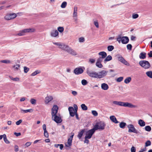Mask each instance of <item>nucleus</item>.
Instances as JSON below:
<instances>
[{
    "label": "nucleus",
    "instance_id": "f257e3e1",
    "mask_svg": "<svg viewBox=\"0 0 152 152\" xmlns=\"http://www.w3.org/2000/svg\"><path fill=\"white\" fill-rule=\"evenodd\" d=\"M113 104L121 106L128 107L130 108H135L136 106L128 102H121L114 101L113 102Z\"/></svg>",
    "mask_w": 152,
    "mask_h": 152
},
{
    "label": "nucleus",
    "instance_id": "f03ea898",
    "mask_svg": "<svg viewBox=\"0 0 152 152\" xmlns=\"http://www.w3.org/2000/svg\"><path fill=\"white\" fill-rule=\"evenodd\" d=\"M106 124L104 122L100 121L96 123L94 126L93 128L95 130H102L104 129Z\"/></svg>",
    "mask_w": 152,
    "mask_h": 152
},
{
    "label": "nucleus",
    "instance_id": "7ed1b4c3",
    "mask_svg": "<svg viewBox=\"0 0 152 152\" xmlns=\"http://www.w3.org/2000/svg\"><path fill=\"white\" fill-rule=\"evenodd\" d=\"M139 64L141 67L145 69H148L151 67L150 64L149 62L145 60L140 61Z\"/></svg>",
    "mask_w": 152,
    "mask_h": 152
},
{
    "label": "nucleus",
    "instance_id": "20e7f679",
    "mask_svg": "<svg viewBox=\"0 0 152 152\" xmlns=\"http://www.w3.org/2000/svg\"><path fill=\"white\" fill-rule=\"evenodd\" d=\"M127 127L129 129V132H133L137 134L139 133V132L136 129L133 125L131 124H129L127 126Z\"/></svg>",
    "mask_w": 152,
    "mask_h": 152
},
{
    "label": "nucleus",
    "instance_id": "39448f33",
    "mask_svg": "<svg viewBox=\"0 0 152 152\" xmlns=\"http://www.w3.org/2000/svg\"><path fill=\"white\" fill-rule=\"evenodd\" d=\"M86 73L90 77L97 78V73L90 70L89 68L87 69Z\"/></svg>",
    "mask_w": 152,
    "mask_h": 152
},
{
    "label": "nucleus",
    "instance_id": "423d86ee",
    "mask_svg": "<svg viewBox=\"0 0 152 152\" xmlns=\"http://www.w3.org/2000/svg\"><path fill=\"white\" fill-rule=\"evenodd\" d=\"M108 71L106 70H103L97 73V78H101L104 77L107 75Z\"/></svg>",
    "mask_w": 152,
    "mask_h": 152
},
{
    "label": "nucleus",
    "instance_id": "0eeeda50",
    "mask_svg": "<svg viewBox=\"0 0 152 152\" xmlns=\"http://www.w3.org/2000/svg\"><path fill=\"white\" fill-rule=\"evenodd\" d=\"M17 16L16 14L15 13H12L9 14L7 15L4 17L5 20H9L14 19Z\"/></svg>",
    "mask_w": 152,
    "mask_h": 152
},
{
    "label": "nucleus",
    "instance_id": "6e6552de",
    "mask_svg": "<svg viewBox=\"0 0 152 152\" xmlns=\"http://www.w3.org/2000/svg\"><path fill=\"white\" fill-rule=\"evenodd\" d=\"M58 107L56 105H54L53 106V108L52 109V112L51 115L52 116V118H53V116L58 115V114H57Z\"/></svg>",
    "mask_w": 152,
    "mask_h": 152
},
{
    "label": "nucleus",
    "instance_id": "1a4fd4ad",
    "mask_svg": "<svg viewBox=\"0 0 152 152\" xmlns=\"http://www.w3.org/2000/svg\"><path fill=\"white\" fill-rule=\"evenodd\" d=\"M95 131V130L93 128L88 130L86 132V135L85 137H86V138H88V139H90L91 137L93 134L94 133Z\"/></svg>",
    "mask_w": 152,
    "mask_h": 152
},
{
    "label": "nucleus",
    "instance_id": "9d476101",
    "mask_svg": "<svg viewBox=\"0 0 152 152\" xmlns=\"http://www.w3.org/2000/svg\"><path fill=\"white\" fill-rule=\"evenodd\" d=\"M77 10L78 7L77 6H75L74 7L73 12V17L74 18L75 21H76L77 20Z\"/></svg>",
    "mask_w": 152,
    "mask_h": 152
},
{
    "label": "nucleus",
    "instance_id": "9b49d317",
    "mask_svg": "<svg viewBox=\"0 0 152 152\" xmlns=\"http://www.w3.org/2000/svg\"><path fill=\"white\" fill-rule=\"evenodd\" d=\"M52 118L53 120H54L57 123H60L62 121L59 114L53 116V118Z\"/></svg>",
    "mask_w": 152,
    "mask_h": 152
},
{
    "label": "nucleus",
    "instance_id": "f8f14e48",
    "mask_svg": "<svg viewBox=\"0 0 152 152\" xmlns=\"http://www.w3.org/2000/svg\"><path fill=\"white\" fill-rule=\"evenodd\" d=\"M63 50L67 52L69 54L72 55H77L76 52L72 48H62Z\"/></svg>",
    "mask_w": 152,
    "mask_h": 152
},
{
    "label": "nucleus",
    "instance_id": "ddd939ff",
    "mask_svg": "<svg viewBox=\"0 0 152 152\" xmlns=\"http://www.w3.org/2000/svg\"><path fill=\"white\" fill-rule=\"evenodd\" d=\"M83 72V69L81 68L80 67L76 68L74 71V73L76 75H79L82 74Z\"/></svg>",
    "mask_w": 152,
    "mask_h": 152
},
{
    "label": "nucleus",
    "instance_id": "4468645a",
    "mask_svg": "<svg viewBox=\"0 0 152 152\" xmlns=\"http://www.w3.org/2000/svg\"><path fill=\"white\" fill-rule=\"evenodd\" d=\"M118 58L119 61L124 64L127 66L129 65V64L122 56H120Z\"/></svg>",
    "mask_w": 152,
    "mask_h": 152
},
{
    "label": "nucleus",
    "instance_id": "2eb2a0df",
    "mask_svg": "<svg viewBox=\"0 0 152 152\" xmlns=\"http://www.w3.org/2000/svg\"><path fill=\"white\" fill-rule=\"evenodd\" d=\"M68 110L70 115L72 117L74 116L75 112L73 108L72 107H69Z\"/></svg>",
    "mask_w": 152,
    "mask_h": 152
},
{
    "label": "nucleus",
    "instance_id": "dca6fc26",
    "mask_svg": "<svg viewBox=\"0 0 152 152\" xmlns=\"http://www.w3.org/2000/svg\"><path fill=\"white\" fill-rule=\"evenodd\" d=\"M23 30L25 34L26 33L33 32L35 31V29L34 28L25 29Z\"/></svg>",
    "mask_w": 152,
    "mask_h": 152
},
{
    "label": "nucleus",
    "instance_id": "f3484780",
    "mask_svg": "<svg viewBox=\"0 0 152 152\" xmlns=\"http://www.w3.org/2000/svg\"><path fill=\"white\" fill-rule=\"evenodd\" d=\"M58 34L57 30H53L50 32V35L52 37H56L58 35Z\"/></svg>",
    "mask_w": 152,
    "mask_h": 152
},
{
    "label": "nucleus",
    "instance_id": "a211bd4d",
    "mask_svg": "<svg viewBox=\"0 0 152 152\" xmlns=\"http://www.w3.org/2000/svg\"><path fill=\"white\" fill-rule=\"evenodd\" d=\"M129 41V39L127 37H124L121 38V42L123 44H127Z\"/></svg>",
    "mask_w": 152,
    "mask_h": 152
},
{
    "label": "nucleus",
    "instance_id": "6ab92c4d",
    "mask_svg": "<svg viewBox=\"0 0 152 152\" xmlns=\"http://www.w3.org/2000/svg\"><path fill=\"white\" fill-rule=\"evenodd\" d=\"M110 118L114 123L117 124L119 123V122L118 121L115 117L114 115L111 116L110 117Z\"/></svg>",
    "mask_w": 152,
    "mask_h": 152
},
{
    "label": "nucleus",
    "instance_id": "aec40b11",
    "mask_svg": "<svg viewBox=\"0 0 152 152\" xmlns=\"http://www.w3.org/2000/svg\"><path fill=\"white\" fill-rule=\"evenodd\" d=\"M101 88H102L104 90H107L109 88V86L108 85L105 83H103L101 84Z\"/></svg>",
    "mask_w": 152,
    "mask_h": 152
},
{
    "label": "nucleus",
    "instance_id": "412c9836",
    "mask_svg": "<svg viewBox=\"0 0 152 152\" xmlns=\"http://www.w3.org/2000/svg\"><path fill=\"white\" fill-rule=\"evenodd\" d=\"M53 44H55L58 46L60 47H65V48H67L68 46L67 45H66L65 44L60 43V42H56V43H54Z\"/></svg>",
    "mask_w": 152,
    "mask_h": 152
},
{
    "label": "nucleus",
    "instance_id": "4be33fe9",
    "mask_svg": "<svg viewBox=\"0 0 152 152\" xmlns=\"http://www.w3.org/2000/svg\"><path fill=\"white\" fill-rule=\"evenodd\" d=\"M99 55L101 56V58L104 59L107 56V54L104 51L101 52L99 53Z\"/></svg>",
    "mask_w": 152,
    "mask_h": 152
},
{
    "label": "nucleus",
    "instance_id": "5701e85b",
    "mask_svg": "<svg viewBox=\"0 0 152 152\" xmlns=\"http://www.w3.org/2000/svg\"><path fill=\"white\" fill-rule=\"evenodd\" d=\"M138 124L141 127L144 126H145V121L142 120L140 119L138 121Z\"/></svg>",
    "mask_w": 152,
    "mask_h": 152
},
{
    "label": "nucleus",
    "instance_id": "b1692460",
    "mask_svg": "<svg viewBox=\"0 0 152 152\" xmlns=\"http://www.w3.org/2000/svg\"><path fill=\"white\" fill-rule=\"evenodd\" d=\"M85 129H83L81 130V131L79 132L78 135H77V137L79 138V139H80L82 136L84 132Z\"/></svg>",
    "mask_w": 152,
    "mask_h": 152
},
{
    "label": "nucleus",
    "instance_id": "393cba45",
    "mask_svg": "<svg viewBox=\"0 0 152 152\" xmlns=\"http://www.w3.org/2000/svg\"><path fill=\"white\" fill-rule=\"evenodd\" d=\"M72 140V139L69 138L67 142L65 143V145L66 147H69L71 145Z\"/></svg>",
    "mask_w": 152,
    "mask_h": 152
},
{
    "label": "nucleus",
    "instance_id": "a878e982",
    "mask_svg": "<svg viewBox=\"0 0 152 152\" xmlns=\"http://www.w3.org/2000/svg\"><path fill=\"white\" fill-rule=\"evenodd\" d=\"M53 99V97L52 96H47L45 98V102L48 103L51 101Z\"/></svg>",
    "mask_w": 152,
    "mask_h": 152
},
{
    "label": "nucleus",
    "instance_id": "bb28decb",
    "mask_svg": "<svg viewBox=\"0 0 152 152\" xmlns=\"http://www.w3.org/2000/svg\"><path fill=\"white\" fill-rule=\"evenodd\" d=\"M146 53H141L139 56V57L141 59H144L146 58Z\"/></svg>",
    "mask_w": 152,
    "mask_h": 152
},
{
    "label": "nucleus",
    "instance_id": "cd10ccee",
    "mask_svg": "<svg viewBox=\"0 0 152 152\" xmlns=\"http://www.w3.org/2000/svg\"><path fill=\"white\" fill-rule=\"evenodd\" d=\"M112 59V57L110 55H109L107 56L104 61V63H106L107 61L111 60Z\"/></svg>",
    "mask_w": 152,
    "mask_h": 152
},
{
    "label": "nucleus",
    "instance_id": "c85d7f7f",
    "mask_svg": "<svg viewBox=\"0 0 152 152\" xmlns=\"http://www.w3.org/2000/svg\"><path fill=\"white\" fill-rule=\"evenodd\" d=\"M33 111V110L31 109L26 110H23L21 109V112L22 113H27L28 112L31 113Z\"/></svg>",
    "mask_w": 152,
    "mask_h": 152
},
{
    "label": "nucleus",
    "instance_id": "c756f323",
    "mask_svg": "<svg viewBox=\"0 0 152 152\" xmlns=\"http://www.w3.org/2000/svg\"><path fill=\"white\" fill-rule=\"evenodd\" d=\"M126 125V123L124 122H121L119 124L120 127L122 129L124 128L125 126Z\"/></svg>",
    "mask_w": 152,
    "mask_h": 152
},
{
    "label": "nucleus",
    "instance_id": "7c9ffc66",
    "mask_svg": "<svg viewBox=\"0 0 152 152\" xmlns=\"http://www.w3.org/2000/svg\"><path fill=\"white\" fill-rule=\"evenodd\" d=\"M131 80V78L130 77L126 78L124 80V83L126 84L129 83Z\"/></svg>",
    "mask_w": 152,
    "mask_h": 152
},
{
    "label": "nucleus",
    "instance_id": "2f4dec72",
    "mask_svg": "<svg viewBox=\"0 0 152 152\" xmlns=\"http://www.w3.org/2000/svg\"><path fill=\"white\" fill-rule=\"evenodd\" d=\"M82 109L83 110H86L88 109L87 106L85 104H82L81 105Z\"/></svg>",
    "mask_w": 152,
    "mask_h": 152
},
{
    "label": "nucleus",
    "instance_id": "473e14b6",
    "mask_svg": "<svg viewBox=\"0 0 152 152\" xmlns=\"http://www.w3.org/2000/svg\"><path fill=\"white\" fill-rule=\"evenodd\" d=\"M41 72L40 71L37 70L35 71V72L32 73L31 74V76H34L37 75V74H39Z\"/></svg>",
    "mask_w": 152,
    "mask_h": 152
},
{
    "label": "nucleus",
    "instance_id": "72a5a7b5",
    "mask_svg": "<svg viewBox=\"0 0 152 152\" xmlns=\"http://www.w3.org/2000/svg\"><path fill=\"white\" fill-rule=\"evenodd\" d=\"M147 76L151 78H152V72L151 71H148L146 73Z\"/></svg>",
    "mask_w": 152,
    "mask_h": 152
},
{
    "label": "nucleus",
    "instance_id": "f704fd0d",
    "mask_svg": "<svg viewBox=\"0 0 152 152\" xmlns=\"http://www.w3.org/2000/svg\"><path fill=\"white\" fill-rule=\"evenodd\" d=\"M3 138L4 140V141L7 144H9L10 143V142L8 140L6 137V134H4L3 135Z\"/></svg>",
    "mask_w": 152,
    "mask_h": 152
},
{
    "label": "nucleus",
    "instance_id": "c9c22d12",
    "mask_svg": "<svg viewBox=\"0 0 152 152\" xmlns=\"http://www.w3.org/2000/svg\"><path fill=\"white\" fill-rule=\"evenodd\" d=\"M96 66L99 68H102L103 67V65L100 62H97L96 64Z\"/></svg>",
    "mask_w": 152,
    "mask_h": 152
},
{
    "label": "nucleus",
    "instance_id": "e433bc0d",
    "mask_svg": "<svg viewBox=\"0 0 152 152\" xmlns=\"http://www.w3.org/2000/svg\"><path fill=\"white\" fill-rule=\"evenodd\" d=\"M17 35L19 36H22L25 35V33L23 30L20 31L17 34Z\"/></svg>",
    "mask_w": 152,
    "mask_h": 152
},
{
    "label": "nucleus",
    "instance_id": "4c0bfd02",
    "mask_svg": "<svg viewBox=\"0 0 152 152\" xmlns=\"http://www.w3.org/2000/svg\"><path fill=\"white\" fill-rule=\"evenodd\" d=\"M30 102L33 105H35L36 103V100L34 99H30Z\"/></svg>",
    "mask_w": 152,
    "mask_h": 152
},
{
    "label": "nucleus",
    "instance_id": "58836bf2",
    "mask_svg": "<svg viewBox=\"0 0 152 152\" xmlns=\"http://www.w3.org/2000/svg\"><path fill=\"white\" fill-rule=\"evenodd\" d=\"M67 5V2L66 1L63 2L61 4V7L62 8H65L66 7Z\"/></svg>",
    "mask_w": 152,
    "mask_h": 152
},
{
    "label": "nucleus",
    "instance_id": "ea45409f",
    "mask_svg": "<svg viewBox=\"0 0 152 152\" xmlns=\"http://www.w3.org/2000/svg\"><path fill=\"white\" fill-rule=\"evenodd\" d=\"M9 77L12 80L15 81H18L19 80V78L17 77L14 78L10 76H9Z\"/></svg>",
    "mask_w": 152,
    "mask_h": 152
},
{
    "label": "nucleus",
    "instance_id": "a19ab883",
    "mask_svg": "<svg viewBox=\"0 0 152 152\" xmlns=\"http://www.w3.org/2000/svg\"><path fill=\"white\" fill-rule=\"evenodd\" d=\"M20 67V66L18 64H17L15 65H14L13 66V68H14L15 70H18L19 69Z\"/></svg>",
    "mask_w": 152,
    "mask_h": 152
},
{
    "label": "nucleus",
    "instance_id": "79ce46f5",
    "mask_svg": "<svg viewBox=\"0 0 152 152\" xmlns=\"http://www.w3.org/2000/svg\"><path fill=\"white\" fill-rule=\"evenodd\" d=\"M145 129L146 131L150 132L151 130V128L149 126H147L145 127Z\"/></svg>",
    "mask_w": 152,
    "mask_h": 152
},
{
    "label": "nucleus",
    "instance_id": "37998d69",
    "mask_svg": "<svg viewBox=\"0 0 152 152\" xmlns=\"http://www.w3.org/2000/svg\"><path fill=\"white\" fill-rule=\"evenodd\" d=\"M58 31L61 33L62 32L64 31V28L62 27H59L57 29Z\"/></svg>",
    "mask_w": 152,
    "mask_h": 152
},
{
    "label": "nucleus",
    "instance_id": "c03bdc74",
    "mask_svg": "<svg viewBox=\"0 0 152 152\" xmlns=\"http://www.w3.org/2000/svg\"><path fill=\"white\" fill-rule=\"evenodd\" d=\"M151 142L150 140L147 141L145 143V146L148 147L151 145Z\"/></svg>",
    "mask_w": 152,
    "mask_h": 152
},
{
    "label": "nucleus",
    "instance_id": "a18cd8bd",
    "mask_svg": "<svg viewBox=\"0 0 152 152\" xmlns=\"http://www.w3.org/2000/svg\"><path fill=\"white\" fill-rule=\"evenodd\" d=\"M81 83L83 85L85 86L88 83V82L85 79H83L81 81Z\"/></svg>",
    "mask_w": 152,
    "mask_h": 152
},
{
    "label": "nucleus",
    "instance_id": "49530a36",
    "mask_svg": "<svg viewBox=\"0 0 152 152\" xmlns=\"http://www.w3.org/2000/svg\"><path fill=\"white\" fill-rule=\"evenodd\" d=\"M0 62L5 64H8L10 63V61L9 60H1Z\"/></svg>",
    "mask_w": 152,
    "mask_h": 152
},
{
    "label": "nucleus",
    "instance_id": "de8ad7c7",
    "mask_svg": "<svg viewBox=\"0 0 152 152\" xmlns=\"http://www.w3.org/2000/svg\"><path fill=\"white\" fill-rule=\"evenodd\" d=\"M92 114L94 116H96L98 115V113L95 110H92L91 111Z\"/></svg>",
    "mask_w": 152,
    "mask_h": 152
},
{
    "label": "nucleus",
    "instance_id": "09e8293b",
    "mask_svg": "<svg viewBox=\"0 0 152 152\" xmlns=\"http://www.w3.org/2000/svg\"><path fill=\"white\" fill-rule=\"evenodd\" d=\"M24 71L25 73H27L29 70V68L26 66L23 67Z\"/></svg>",
    "mask_w": 152,
    "mask_h": 152
},
{
    "label": "nucleus",
    "instance_id": "8fccbe9b",
    "mask_svg": "<svg viewBox=\"0 0 152 152\" xmlns=\"http://www.w3.org/2000/svg\"><path fill=\"white\" fill-rule=\"evenodd\" d=\"M139 17V15L137 14H133L132 15V18L133 19H136Z\"/></svg>",
    "mask_w": 152,
    "mask_h": 152
},
{
    "label": "nucleus",
    "instance_id": "3c124183",
    "mask_svg": "<svg viewBox=\"0 0 152 152\" xmlns=\"http://www.w3.org/2000/svg\"><path fill=\"white\" fill-rule=\"evenodd\" d=\"M123 77H121L118 78L117 79V81L118 82H121L123 79Z\"/></svg>",
    "mask_w": 152,
    "mask_h": 152
},
{
    "label": "nucleus",
    "instance_id": "603ef678",
    "mask_svg": "<svg viewBox=\"0 0 152 152\" xmlns=\"http://www.w3.org/2000/svg\"><path fill=\"white\" fill-rule=\"evenodd\" d=\"M72 94L74 96L77 95V91H71Z\"/></svg>",
    "mask_w": 152,
    "mask_h": 152
},
{
    "label": "nucleus",
    "instance_id": "864d4df0",
    "mask_svg": "<svg viewBox=\"0 0 152 152\" xmlns=\"http://www.w3.org/2000/svg\"><path fill=\"white\" fill-rule=\"evenodd\" d=\"M84 38L83 37H81L79 39V41L80 42H83L84 41Z\"/></svg>",
    "mask_w": 152,
    "mask_h": 152
},
{
    "label": "nucleus",
    "instance_id": "5fc2aeb1",
    "mask_svg": "<svg viewBox=\"0 0 152 152\" xmlns=\"http://www.w3.org/2000/svg\"><path fill=\"white\" fill-rule=\"evenodd\" d=\"M94 24L96 28H98L99 27L98 23L97 20L94 21Z\"/></svg>",
    "mask_w": 152,
    "mask_h": 152
},
{
    "label": "nucleus",
    "instance_id": "6e6d98bb",
    "mask_svg": "<svg viewBox=\"0 0 152 152\" xmlns=\"http://www.w3.org/2000/svg\"><path fill=\"white\" fill-rule=\"evenodd\" d=\"M44 135L47 138L48 137V134L47 130L44 131Z\"/></svg>",
    "mask_w": 152,
    "mask_h": 152
},
{
    "label": "nucleus",
    "instance_id": "4d7b16f0",
    "mask_svg": "<svg viewBox=\"0 0 152 152\" xmlns=\"http://www.w3.org/2000/svg\"><path fill=\"white\" fill-rule=\"evenodd\" d=\"M15 151V152H18L19 151L18 146L17 145H15L14 146Z\"/></svg>",
    "mask_w": 152,
    "mask_h": 152
},
{
    "label": "nucleus",
    "instance_id": "13d9d810",
    "mask_svg": "<svg viewBox=\"0 0 152 152\" xmlns=\"http://www.w3.org/2000/svg\"><path fill=\"white\" fill-rule=\"evenodd\" d=\"M31 144V142H27L25 144V146H26L25 147H27L28 146L30 145Z\"/></svg>",
    "mask_w": 152,
    "mask_h": 152
},
{
    "label": "nucleus",
    "instance_id": "bf43d9fd",
    "mask_svg": "<svg viewBox=\"0 0 152 152\" xmlns=\"http://www.w3.org/2000/svg\"><path fill=\"white\" fill-rule=\"evenodd\" d=\"M73 106H74V107L75 108L74 110H75V112L77 113V109H78L77 106V105L75 104H74V105Z\"/></svg>",
    "mask_w": 152,
    "mask_h": 152
},
{
    "label": "nucleus",
    "instance_id": "052dcab7",
    "mask_svg": "<svg viewBox=\"0 0 152 152\" xmlns=\"http://www.w3.org/2000/svg\"><path fill=\"white\" fill-rule=\"evenodd\" d=\"M103 58H101L99 57L97 60V62H100L101 63V62L103 61Z\"/></svg>",
    "mask_w": 152,
    "mask_h": 152
},
{
    "label": "nucleus",
    "instance_id": "680f3d73",
    "mask_svg": "<svg viewBox=\"0 0 152 152\" xmlns=\"http://www.w3.org/2000/svg\"><path fill=\"white\" fill-rule=\"evenodd\" d=\"M88 138H86V137H85V140L84 141V143L87 144H88L89 142V140H88Z\"/></svg>",
    "mask_w": 152,
    "mask_h": 152
},
{
    "label": "nucleus",
    "instance_id": "e2e57ef3",
    "mask_svg": "<svg viewBox=\"0 0 152 152\" xmlns=\"http://www.w3.org/2000/svg\"><path fill=\"white\" fill-rule=\"evenodd\" d=\"M22 120H20L16 122V124L18 125H19L22 122Z\"/></svg>",
    "mask_w": 152,
    "mask_h": 152
},
{
    "label": "nucleus",
    "instance_id": "0e129e2a",
    "mask_svg": "<svg viewBox=\"0 0 152 152\" xmlns=\"http://www.w3.org/2000/svg\"><path fill=\"white\" fill-rule=\"evenodd\" d=\"M136 149L135 147L134 146H132L131 148V152H135Z\"/></svg>",
    "mask_w": 152,
    "mask_h": 152
},
{
    "label": "nucleus",
    "instance_id": "69168bd1",
    "mask_svg": "<svg viewBox=\"0 0 152 152\" xmlns=\"http://www.w3.org/2000/svg\"><path fill=\"white\" fill-rule=\"evenodd\" d=\"M89 62L91 64L94 63L95 62V60L93 59H89Z\"/></svg>",
    "mask_w": 152,
    "mask_h": 152
},
{
    "label": "nucleus",
    "instance_id": "338daca9",
    "mask_svg": "<svg viewBox=\"0 0 152 152\" xmlns=\"http://www.w3.org/2000/svg\"><path fill=\"white\" fill-rule=\"evenodd\" d=\"M149 57L150 58L152 57V51H151L150 53H148Z\"/></svg>",
    "mask_w": 152,
    "mask_h": 152
},
{
    "label": "nucleus",
    "instance_id": "774afa93",
    "mask_svg": "<svg viewBox=\"0 0 152 152\" xmlns=\"http://www.w3.org/2000/svg\"><path fill=\"white\" fill-rule=\"evenodd\" d=\"M146 148H145L143 149H141L139 152H143L144 151H145L146 150Z\"/></svg>",
    "mask_w": 152,
    "mask_h": 152
}]
</instances>
